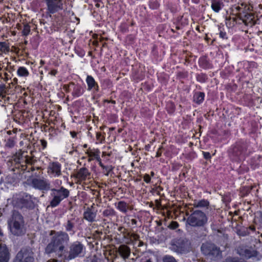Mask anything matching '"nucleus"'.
<instances>
[{
  "label": "nucleus",
  "instance_id": "5701e85b",
  "mask_svg": "<svg viewBox=\"0 0 262 262\" xmlns=\"http://www.w3.org/2000/svg\"><path fill=\"white\" fill-rule=\"evenodd\" d=\"M211 7L215 12H219L221 9V4L219 2L213 1Z\"/></svg>",
  "mask_w": 262,
  "mask_h": 262
},
{
  "label": "nucleus",
  "instance_id": "7ed1b4c3",
  "mask_svg": "<svg viewBox=\"0 0 262 262\" xmlns=\"http://www.w3.org/2000/svg\"><path fill=\"white\" fill-rule=\"evenodd\" d=\"M207 221L205 214L199 210L194 211L188 218L187 223L191 226H202Z\"/></svg>",
  "mask_w": 262,
  "mask_h": 262
},
{
  "label": "nucleus",
  "instance_id": "20e7f679",
  "mask_svg": "<svg viewBox=\"0 0 262 262\" xmlns=\"http://www.w3.org/2000/svg\"><path fill=\"white\" fill-rule=\"evenodd\" d=\"M51 196L53 199L50 202V206L52 207L57 206L63 199L69 195V191L63 187L60 189H53L51 190Z\"/></svg>",
  "mask_w": 262,
  "mask_h": 262
},
{
  "label": "nucleus",
  "instance_id": "09e8293b",
  "mask_svg": "<svg viewBox=\"0 0 262 262\" xmlns=\"http://www.w3.org/2000/svg\"><path fill=\"white\" fill-rule=\"evenodd\" d=\"M2 70V68L0 67V71Z\"/></svg>",
  "mask_w": 262,
  "mask_h": 262
},
{
  "label": "nucleus",
  "instance_id": "58836bf2",
  "mask_svg": "<svg viewBox=\"0 0 262 262\" xmlns=\"http://www.w3.org/2000/svg\"><path fill=\"white\" fill-rule=\"evenodd\" d=\"M160 156V153H159V152H157V154H156V156L157 157H159Z\"/></svg>",
  "mask_w": 262,
  "mask_h": 262
},
{
  "label": "nucleus",
  "instance_id": "dca6fc26",
  "mask_svg": "<svg viewBox=\"0 0 262 262\" xmlns=\"http://www.w3.org/2000/svg\"><path fill=\"white\" fill-rule=\"evenodd\" d=\"M86 82L88 84V90L89 91H91L93 89H97L98 87L97 83L92 76H87L86 78Z\"/></svg>",
  "mask_w": 262,
  "mask_h": 262
},
{
  "label": "nucleus",
  "instance_id": "2f4dec72",
  "mask_svg": "<svg viewBox=\"0 0 262 262\" xmlns=\"http://www.w3.org/2000/svg\"><path fill=\"white\" fill-rule=\"evenodd\" d=\"M203 155H204V157L205 159H208L210 158L211 156H210V154L209 152H203Z\"/></svg>",
  "mask_w": 262,
  "mask_h": 262
},
{
  "label": "nucleus",
  "instance_id": "aec40b11",
  "mask_svg": "<svg viewBox=\"0 0 262 262\" xmlns=\"http://www.w3.org/2000/svg\"><path fill=\"white\" fill-rule=\"evenodd\" d=\"M117 208L122 212H126L128 209V205L124 202L120 201L117 205Z\"/></svg>",
  "mask_w": 262,
  "mask_h": 262
},
{
  "label": "nucleus",
  "instance_id": "f03ea898",
  "mask_svg": "<svg viewBox=\"0 0 262 262\" xmlns=\"http://www.w3.org/2000/svg\"><path fill=\"white\" fill-rule=\"evenodd\" d=\"M9 226L11 233L14 235H20L26 232L23 218L18 212L13 213Z\"/></svg>",
  "mask_w": 262,
  "mask_h": 262
},
{
  "label": "nucleus",
  "instance_id": "c03bdc74",
  "mask_svg": "<svg viewBox=\"0 0 262 262\" xmlns=\"http://www.w3.org/2000/svg\"><path fill=\"white\" fill-rule=\"evenodd\" d=\"M134 238L135 239H136V235H134Z\"/></svg>",
  "mask_w": 262,
  "mask_h": 262
},
{
  "label": "nucleus",
  "instance_id": "79ce46f5",
  "mask_svg": "<svg viewBox=\"0 0 262 262\" xmlns=\"http://www.w3.org/2000/svg\"><path fill=\"white\" fill-rule=\"evenodd\" d=\"M154 175H155L154 172L153 171H151V176L152 177H153Z\"/></svg>",
  "mask_w": 262,
  "mask_h": 262
},
{
  "label": "nucleus",
  "instance_id": "39448f33",
  "mask_svg": "<svg viewBox=\"0 0 262 262\" xmlns=\"http://www.w3.org/2000/svg\"><path fill=\"white\" fill-rule=\"evenodd\" d=\"M46 4L47 11L53 14L63 9V0H42Z\"/></svg>",
  "mask_w": 262,
  "mask_h": 262
},
{
  "label": "nucleus",
  "instance_id": "de8ad7c7",
  "mask_svg": "<svg viewBox=\"0 0 262 262\" xmlns=\"http://www.w3.org/2000/svg\"><path fill=\"white\" fill-rule=\"evenodd\" d=\"M247 10H250V7H248V8H247Z\"/></svg>",
  "mask_w": 262,
  "mask_h": 262
},
{
  "label": "nucleus",
  "instance_id": "cd10ccee",
  "mask_svg": "<svg viewBox=\"0 0 262 262\" xmlns=\"http://www.w3.org/2000/svg\"><path fill=\"white\" fill-rule=\"evenodd\" d=\"M179 226V224L177 222H174V221H172L170 223V224H169V227L170 228V229H176L177 228H178Z\"/></svg>",
  "mask_w": 262,
  "mask_h": 262
},
{
  "label": "nucleus",
  "instance_id": "423d86ee",
  "mask_svg": "<svg viewBox=\"0 0 262 262\" xmlns=\"http://www.w3.org/2000/svg\"><path fill=\"white\" fill-rule=\"evenodd\" d=\"M243 7V5L242 6ZM233 11H235L236 14L239 15L242 19L243 21L247 26H252L255 23L254 16L252 13H245L243 10V7L239 6H235Z\"/></svg>",
  "mask_w": 262,
  "mask_h": 262
},
{
  "label": "nucleus",
  "instance_id": "c756f323",
  "mask_svg": "<svg viewBox=\"0 0 262 262\" xmlns=\"http://www.w3.org/2000/svg\"><path fill=\"white\" fill-rule=\"evenodd\" d=\"M208 205V202L206 201H201L199 202L198 204V206L200 207H205Z\"/></svg>",
  "mask_w": 262,
  "mask_h": 262
},
{
  "label": "nucleus",
  "instance_id": "a211bd4d",
  "mask_svg": "<svg viewBox=\"0 0 262 262\" xmlns=\"http://www.w3.org/2000/svg\"><path fill=\"white\" fill-rule=\"evenodd\" d=\"M17 75L19 77L26 78L29 75V72L25 67H19L16 72Z\"/></svg>",
  "mask_w": 262,
  "mask_h": 262
},
{
  "label": "nucleus",
  "instance_id": "f8f14e48",
  "mask_svg": "<svg viewBox=\"0 0 262 262\" xmlns=\"http://www.w3.org/2000/svg\"><path fill=\"white\" fill-rule=\"evenodd\" d=\"M9 259L8 249L5 245L0 244V262H8Z\"/></svg>",
  "mask_w": 262,
  "mask_h": 262
},
{
  "label": "nucleus",
  "instance_id": "f3484780",
  "mask_svg": "<svg viewBox=\"0 0 262 262\" xmlns=\"http://www.w3.org/2000/svg\"><path fill=\"white\" fill-rule=\"evenodd\" d=\"M96 213L90 209H87L84 212V219L89 222L94 221Z\"/></svg>",
  "mask_w": 262,
  "mask_h": 262
},
{
  "label": "nucleus",
  "instance_id": "f257e3e1",
  "mask_svg": "<svg viewBox=\"0 0 262 262\" xmlns=\"http://www.w3.org/2000/svg\"><path fill=\"white\" fill-rule=\"evenodd\" d=\"M69 241V236L67 233H61L53 237L51 242L46 249V252L51 253L55 252L59 256H61L64 249L63 244Z\"/></svg>",
  "mask_w": 262,
  "mask_h": 262
},
{
  "label": "nucleus",
  "instance_id": "f704fd0d",
  "mask_svg": "<svg viewBox=\"0 0 262 262\" xmlns=\"http://www.w3.org/2000/svg\"><path fill=\"white\" fill-rule=\"evenodd\" d=\"M100 2H98V3H96L95 6L96 7H97V8H99V7H103V5H101L100 4Z\"/></svg>",
  "mask_w": 262,
  "mask_h": 262
},
{
  "label": "nucleus",
  "instance_id": "bb28decb",
  "mask_svg": "<svg viewBox=\"0 0 262 262\" xmlns=\"http://www.w3.org/2000/svg\"><path fill=\"white\" fill-rule=\"evenodd\" d=\"M164 262H176L174 258L170 256H165L163 258Z\"/></svg>",
  "mask_w": 262,
  "mask_h": 262
},
{
  "label": "nucleus",
  "instance_id": "9d476101",
  "mask_svg": "<svg viewBox=\"0 0 262 262\" xmlns=\"http://www.w3.org/2000/svg\"><path fill=\"white\" fill-rule=\"evenodd\" d=\"M202 252L205 255H215L219 254V250L215 246L210 243L203 244L201 247Z\"/></svg>",
  "mask_w": 262,
  "mask_h": 262
},
{
  "label": "nucleus",
  "instance_id": "6e6552de",
  "mask_svg": "<svg viewBox=\"0 0 262 262\" xmlns=\"http://www.w3.org/2000/svg\"><path fill=\"white\" fill-rule=\"evenodd\" d=\"M84 246L79 242L73 243L70 247L68 258L70 259L81 256L84 251Z\"/></svg>",
  "mask_w": 262,
  "mask_h": 262
},
{
  "label": "nucleus",
  "instance_id": "1a4fd4ad",
  "mask_svg": "<svg viewBox=\"0 0 262 262\" xmlns=\"http://www.w3.org/2000/svg\"><path fill=\"white\" fill-rule=\"evenodd\" d=\"M33 186L41 190H48L50 188V183L45 179H34L32 181Z\"/></svg>",
  "mask_w": 262,
  "mask_h": 262
},
{
  "label": "nucleus",
  "instance_id": "ddd939ff",
  "mask_svg": "<svg viewBox=\"0 0 262 262\" xmlns=\"http://www.w3.org/2000/svg\"><path fill=\"white\" fill-rule=\"evenodd\" d=\"M86 154L89 157V161H91L93 160H96L100 162V151L98 149H91L89 148L85 152Z\"/></svg>",
  "mask_w": 262,
  "mask_h": 262
},
{
  "label": "nucleus",
  "instance_id": "4be33fe9",
  "mask_svg": "<svg viewBox=\"0 0 262 262\" xmlns=\"http://www.w3.org/2000/svg\"><path fill=\"white\" fill-rule=\"evenodd\" d=\"M204 99V94L202 92L195 93L194 96V100L198 103H202Z\"/></svg>",
  "mask_w": 262,
  "mask_h": 262
},
{
  "label": "nucleus",
  "instance_id": "b1692460",
  "mask_svg": "<svg viewBox=\"0 0 262 262\" xmlns=\"http://www.w3.org/2000/svg\"><path fill=\"white\" fill-rule=\"evenodd\" d=\"M89 172L85 168L80 169L78 173V176L79 178L82 179H85L89 175Z\"/></svg>",
  "mask_w": 262,
  "mask_h": 262
},
{
  "label": "nucleus",
  "instance_id": "49530a36",
  "mask_svg": "<svg viewBox=\"0 0 262 262\" xmlns=\"http://www.w3.org/2000/svg\"><path fill=\"white\" fill-rule=\"evenodd\" d=\"M250 228H251V229L252 230H254V228H253V227H252H252H250Z\"/></svg>",
  "mask_w": 262,
  "mask_h": 262
},
{
  "label": "nucleus",
  "instance_id": "4468645a",
  "mask_svg": "<svg viewBox=\"0 0 262 262\" xmlns=\"http://www.w3.org/2000/svg\"><path fill=\"white\" fill-rule=\"evenodd\" d=\"M240 254L244 256L246 258H251L257 256L258 253L254 248L249 247L245 249Z\"/></svg>",
  "mask_w": 262,
  "mask_h": 262
},
{
  "label": "nucleus",
  "instance_id": "2eb2a0df",
  "mask_svg": "<svg viewBox=\"0 0 262 262\" xmlns=\"http://www.w3.org/2000/svg\"><path fill=\"white\" fill-rule=\"evenodd\" d=\"M118 252L123 259L128 258L130 255V250L126 245H121L118 248Z\"/></svg>",
  "mask_w": 262,
  "mask_h": 262
},
{
  "label": "nucleus",
  "instance_id": "6ab92c4d",
  "mask_svg": "<svg viewBox=\"0 0 262 262\" xmlns=\"http://www.w3.org/2000/svg\"><path fill=\"white\" fill-rule=\"evenodd\" d=\"M10 47L6 42H0V54L8 53Z\"/></svg>",
  "mask_w": 262,
  "mask_h": 262
},
{
  "label": "nucleus",
  "instance_id": "4c0bfd02",
  "mask_svg": "<svg viewBox=\"0 0 262 262\" xmlns=\"http://www.w3.org/2000/svg\"><path fill=\"white\" fill-rule=\"evenodd\" d=\"M71 134L72 136L73 137H75V135H76V134H75V133H71Z\"/></svg>",
  "mask_w": 262,
  "mask_h": 262
},
{
  "label": "nucleus",
  "instance_id": "c9c22d12",
  "mask_svg": "<svg viewBox=\"0 0 262 262\" xmlns=\"http://www.w3.org/2000/svg\"><path fill=\"white\" fill-rule=\"evenodd\" d=\"M42 145L45 147L47 144V143L45 141H41Z\"/></svg>",
  "mask_w": 262,
  "mask_h": 262
},
{
  "label": "nucleus",
  "instance_id": "37998d69",
  "mask_svg": "<svg viewBox=\"0 0 262 262\" xmlns=\"http://www.w3.org/2000/svg\"><path fill=\"white\" fill-rule=\"evenodd\" d=\"M44 63V62L42 60L40 61V64L42 65Z\"/></svg>",
  "mask_w": 262,
  "mask_h": 262
},
{
  "label": "nucleus",
  "instance_id": "473e14b6",
  "mask_svg": "<svg viewBox=\"0 0 262 262\" xmlns=\"http://www.w3.org/2000/svg\"><path fill=\"white\" fill-rule=\"evenodd\" d=\"M226 33L225 32H220V36L222 38H224L226 37Z\"/></svg>",
  "mask_w": 262,
  "mask_h": 262
},
{
  "label": "nucleus",
  "instance_id": "ea45409f",
  "mask_svg": "<svg viewBox=\"0 0 262 262\" xmlns=\"http://www.w3.org/2000/svg\"><path fill=\"white\" fill-rule=\"evenodd\" d=\"M96 3L101 2V0H94Z\"/></svg>",
  "mask_w": 262,
  "mask_h": 262
},
{
  "label": "nucleus",
  "instance_id": "e433bc0d",
  "mask_svg": "<svg viewBox=\"0 0 262 262\" xmlns=\"http://www.w3.org/2000/svg\"><path fill=\"white\" fill-rule=\"evenodd\" d=\"M48 262H57V260L55 259H50L48 261Z\"/></svg>",
  "mask_w": 262,
  "mask_h": 262
},
{
  "label": "nucleus",
  "instance_id": "a18cd8bd",
  "mask_svg": "<svg viewBox=\"0 0 262 262\" xmlns=\"http://www.w3.org/2000/svg\"><path fill=\"white\" fill-rule=\"evenodd\" d=\"M260 217H261V218L262 219V212H261V213H260Z\"/></svg>",
  "mask_w": 262,
  "mask_h": 262
},
{
  "label": "nucleus",
  "instance_id": "a19ab883",
  "mask_svg": "<svg viewBox=\"0 0 262 262\" xmlns=\"http://www.w3.org/2000/svg\"><path fill=\"white\" fill-rule=\"evenodd\" d=\"M83 148H86L88 147V145L85 144L83 145Z\"/></svg>",
  "mask_w": 262,
  "mask_h": 262
},
{
  "label": "nucleus",
  "instance_id": "393cba45",
  "mask_svg": "<svg viewBox=\"0 0 262 262\" xmlns=\"http://www.w3.org/2000/svg\"><path fill=\"white\" fill-rule=\"evenodd\" d=\"M30 32V27L28 24H26L24 26V28L22 31L23 34L24 35L27 36L28 35Z\"/></svg>",
  "mask_w": 262,
  "mask_h": 262
},
{
  "label": "nucleus",
  "instance_id": "0eeeda50",
  "mask_svg": "<svg viewBox=\"0 0 262 262\" xmlns=\"http://www.w3.org/2000/svg\"><path fill=\"white\" fill-rule=\"evenodd\" d=\"M33 252L31 249H23L17 254L14 262H33Z\"/></svg>",
  "mask_w": 262,
  "mask_h": 262
},
{
  "label": "nucleus",
  "instance_id": "412c9836",
  "mask_svg": "<svg viewBox=\"0 0 262 262\" xmlns=\"http://www.w3.org/2000/svg\"><path fill=\"white\" fill-rule=\"evenodd\" d=\"M24 153L18 154V159H15L16 162L21 163L23 161H25L27 163H31V159H29L27 158L26 155H23ZM17 157V156H16Z\"/></svg>",
  "mask_w": 262,
  "mask_h": 262
},
{
  "label": "nucleus",
  "instance_id": "c85d7f7f",
  "mask_svg": "<svg viewBox=\"0 0 262 262\" xmlns=\"http://www.w3.org/2000/svg\"><path fill=\"white\" fill-rule=\"evenodd\" d=\"M96 139L100 143L104 140V138L102 136L100 133H96Z\"/></svg>",
  "mask_w": 262,
  "mask_h": 262
},
{
  "label": "nucleus",
  "instance_id": "72a5a7b5",
  "mask_svg": "<svg viewBox=\"0 0 262 262\" xmlns=\"http://www.w3.org/2000/svg\"><path fill=\"white\" fill-rule=\"evenodd\" d=\"M57 73V71L55 70H52L51 71H50V72L49 73V74L52 75V76H55Z\"/></svg>",
  "mask_w": 262,
  "mask_h": 262
},
{
  "label": "nucleus",
  "instance_id": "7c9ffc66",
  "mask_svg": "<svg viewBox=\"0 0 262 262\" xmlns=\"http://www.w3.org/2000/svg\"><path fill=\"white\" fill-rule=\"evenodd\" d=\"M145 182L149 183L150 182V177L148 174H145L143 177Z\"/></svg>",
  "mask_w": 262,
  "mask_h": 262
},
{
  "label": "nucleus",
  "instance_id": "a878e982",
  "mask_svg": "<svg viewBox=\"0 0 262 262\" xmlns=\"http://www.w3.org/2000/svg\"><path fill=\"white\" fill-rule=\"evenodd\" d=\"M6 93V85L4 84H0V96H4Z\"/></svg>",
  "mask_w": 262,
  "mask_h": 262
},
{
  "label": "nucleus",
  "instance_id": "9b49d317",
  "mask_svg": "<svg viewBox=\"0 0 262 262\" xmlns=\"http://www.w3.org/2000/svg\"><path fill=\"white\" fill-rule=\"evenodd\" d=\"M48 173L51 177H58L61 174V165L57 162L50 163L48 168Z\"/></svg>",
  "mask_w": 262,
  "mask_h": 262
}]
</instances>
